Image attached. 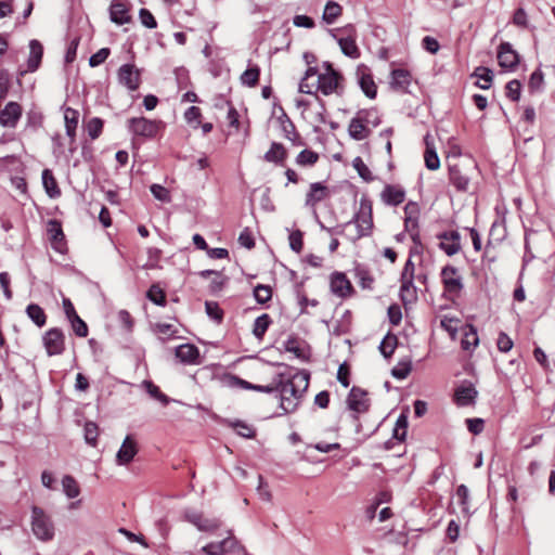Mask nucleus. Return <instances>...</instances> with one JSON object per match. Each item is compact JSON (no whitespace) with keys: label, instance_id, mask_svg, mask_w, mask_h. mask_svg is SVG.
I'll return each mask as SVG.
<instances>
[{"label":"nucleus","instance_id":"1","mask_svg":"<svg viewBox=\"0 0 555 555\" xmlns=\"http://www.w3.org/2000/svg\"><path fill=\"white\" fill-rule=\"evenodd\" d=\"M243 389L255 390L259 392L271 393L280 401V408L284 413L294 412L301 398V393L295 387V384H273L263 386L261 384H234Z\"/></svg>","mask_w":555,"mask_h":555},{"label":"nucleus","instance_id":"2","mask_svg":"<svg viewBox=\"0 0 555 555\" xmlns=\"http://www.w3.org/2000/svg\"><path fill=\"white\" fill-rule=\"evenodd\" d=\"M354 223L357 227V235L352 238L357 241L364 236H370L373 230V206L372 201L367 196H362L360 199L359 210L353 215L352 219L344 224H339L336 228H325L321 224L322 229H325L330 233L343 234L345 228Z\"/></svg>","mask_w":555,"mask_h":555},{"label":"nucleus","instance_id":"3","mask_svg":"<svg viewBox=\"0 0 555 555\" xmlns=\"http://www.w3.org/2000/svg\"><path fill=\"white\" fill-rule=\"evenodd\" d=\"M323 67L325 72L318 76L317 90L321 91L324 95L332 93L341 94L344 90L341 86L343 75L330 62H324Z\"/></svg>","mask_w":555,"mask_h":555},{"label":"nucleus","instance_id":"4","mask_svg":"<svg viewBox=\"0 0 555 555\" xmlns=\"http://www.w3.org/2000/svg\"><path fill=\"white\" fill-rule=\"evenodd\" d=\"M31 530L37 539L44 542L54 537L53 522L41 507L33 506L31 508Z\"/></svg>","mask_w":555,"mask_h":555},{"label":"nucleus","instance_id":"5","mask_svg":"<svg viewBox=\"0 0 555 555\" xmlns=\"http://www.w3.org/2000/svg\"><path fill=\"white\" fill-rule=\"evenodd\" d=\"M163 127L162 120H151L145 117L128 119L129 131L138 137L154 139Z\"/></svg>","mask_w":555,"mask_h":555},{"label":"nucleus","instance_id":"6","mask_svg":"<svg viewBox=\"0 0 555 555\" xmlns=\"http://www.w3.org/2000/svg\"><path fill=\"white\" fill-rule=\"evenodd\" d=\"M346 403L347 408L354 413L353 417L358 418L359 414L369 412L372 400L367 390L354 385L347 396Z\"/></svg>","mask_w":555,"mask_h":555},{"label":"nucleus","instance_id":"7","mask_svg":"<svg viewBox=\"0 0 555 555\" xmlns=\"http://www.w3.org/2000/svg\"><path fill=\"white\" fill-rule=\"evenodd\" d=\"M242 551L244 555H249L246 548L240 544L238 540L233 535L232 530L228 531V537L220 542H210L202 547V552L206 555H224L234 551Z\"/></svg>","mask_w":555,"mask_h":555},{"label":"nucleus","instance_id":"8","mask_svg":"<svg viewBox=\"0 0 555 555\" xmlns=\"http://www.w3.org/2000/svg\"><path fill=\"white\" fill-rule=\"evenodd\" d=\"M183 517L203 532H215L222 526V521L219 518H208L203 513L193 509H186Z\"/></svg>","mask_w":555,"mask_h":555},{"label":"nucleus","instance_id":"9","mask_svg":"<svg viewBox=\"0 0 555 555\" xmlns=\"http://www.w3.org/2000/svg\"><path fill=\"white\" fill-rule=\"evenodd\" d=\"M457 273V268L454 266L448 264L444 266L441 270V281L443 284V289L447 294L457 297L464 288L462 276L449 278V274Z\"/></svg>","mask_w":555,"mask_h":555},{"label":"nucleus","instance_id":"10","mask_svg":"<svg viewBox=\"0 0 555 555\" xmlns=\"http://www.w3.org/2000/svg\"><path fill=\"white\" fill-rule=\"evenodd\" d=\"M356 76L363 93L369 99H375L377 95V86L374 82L370 67L365 64H359L357 66Z\"/></svg>","mask_w":555,"mask_h":555},{"label":"nucleus","instance_id":"11","mask_svg":"<svg viewBox=\"0 0 555 555\" xmlns=\"http://www.w3.org/2000/svg\"><path fill=\"white\" fill-rule=\"evenodd\" d=\"M43 345L49 356L61 354L65 349V336L57 327L50 328L43 335Z\"/></svg>","mask_w":555,"mask_h":555},{"label":"nucleus","instance_id":"12","mask_svg":"<svg viewBox=\"0 0 555 555\" xmlns=\"http://www.w3.org/2000/svg\"><path fill=\"white\" fill-rule=\"evenodd\" d=\"M118 81L120 85L127 87L130 91L139 89L141 83V74L133 64H124L119 67Z\"/></svg>","mask_w":555,"mask_h":555},{"label":"nucleus","instance_id":"13","mask_svg":"<svg viewBox=\"0 0 555 555\" xmlns=\"http://www.w3.org/2000/svg\"><path fill=\"white\" fill-rule=\"evenodd\" d=\"M280 115L278 116V122L280 124L281 131L284 138L289 140L294 146H302L305 142L301 135L297 132L296 127L284 108L280 106Z\"/></svg>","mask_w":555,"mask_h":555},{"label":"nucleus","instance_id":"14","mask_svg":"<svg viewBox=\"0 0 555 555\" xmlns=\"http://www.w3.org/2000/svg\"><path fill=\"white\" fill-rule=\"evenodd\" d=\"M499 65L507 70H514L519 64V54L509 42H502L498 48Z\"/></svg>","mask_w":555,"mask_h":555},{"label":"nucleus","instance_id":"15","mask_svg":"<svg viewBox=\"0 0 555 555\" xmlns=\"http://www.w3.org/2000/svg\"><path fill=\"white\" fill-rule=\"evenodd\" d=\"M331 292L339 297L347 298L353 294V286L343 272H334L330 280Z\"/></svg>","mask_w":555,"mask_h":555},{"label":"nucleus","instance_id":"16","mask_svg":"<svg viewBox=\"0 0 555 555\" xmlns=\"http://www.w3.org/2000/svg\"><path fill=\"white\" fill-rule=\"evenodd\" d=\"M362 115L367 116V111H360L356 117H353L348 127L349 135L357 140L361 141L369 137L370 129L366 127V122L369 121L366 117H363Z\"/></svg>","mask_w":555,"mask_h":555},{"label":"nucleus","instance_id":"17","mask_svg":"<svg viewBox=\"0 0 555 555\" xmlns=\"http://www.w3.org/2000/svg\"><path fill=\"white\" fill-rule=\"evenodd\" d=\"M23 108L17 102H9L0 111V125L2 127L15 128L22 117Z\"/></svg>","mask_w":555,"mask_h":555},{"label":"nucleus","instance_id":"18","mask_svg":"<svg viewBox=\"0 0 555 555\" xmlns=\"http://www.w3.org/2000/svg\"><path fill=\"white\" fill-rule=\"evenodd\" d=\"M109 18L117 25H124L131 22L127 0H113L109 5Z\"/></svg>","mask_w":555,"mask_h":555},{"label":"nucleus","instance_id":"19","mask_svg":"<svg viewBox=\"0 0 555 555\" xmlns=\"http://www.w3.org/2000/svg\"><path fill=\"white\" fill-rule=\"evenodd\" d=\"M284 349L287 352H292L298 359H308L310 356V348L308 344L298 337L297 335H289L284 341Z\"/></svg>","mask_w":555,"mask_h":555},{"label":"nucleus","instance_id":"20","mask_svg":"<svg viewBox=\"0 0 555 555\" xmlns=\"http://www.w3.org/2000/svg\"><path fill=\"white\" fill-rule=\"evenodd\" d=\"M380 198L388 206H399L405 199V190L396 184H386L380 193Z\"/></svg>","mask_w":555,"mask_h":555},{"label":"nucleus","instance_id":"21","mask_svg":"<svg viewBox=\"0 0 555 555\" xmlns=\"http://www.w3.org/2000/svg\"><path fill=\"white\" fill-rule=\"evenodd\" d=\"M137 453L138 447L135 440L131 436H127L116 454V462L118 465L129 464Z\"/></svg>","mask_w":555,"mask_h":555},{"label":"nucleus","instance_id":"22","mask_svg":"<svg viewBox=\"0 0 555 555\" xmlns=\"http://www.w3.org/2000/svg\"><path fill=\"white\" fill-rule=\"evenodd\" d=\"M477 395L478 391L475 389L474 384L462 385L454 391V401L459 406L474 405Z\"/></svg>","mask_w":555,"mask_h":555},{"label":"nucleus","instance_id":"23","mask_svg":"<svg viewBox=\"0 0 555 555\" xmlns=\"http://www.w3.org/2000/svg\"><path fill=\"white\" fill-rule=\"evenodd\" d=\"M330 191L326 185L321 182H314L310 184L309 192L306 195V206L315 207V205L326 197H328Z\"/></svg>","mask_w":555,"mask_h":555},{"label":"nucleus","instance_id":"24","mask_svg":"<svg viewBox=\"0 0 555 555\" xmlns=\"http://www.w3.org/2000/svg\"><path fill=\"white\" fill-rule=\"evenodd\" d=\"M43 47L40 41L33 39L29 42V56L27 59V72H36L42 61Z\"/></svg>","mask_w":555,"mask_h":555},{"label":"nucleus","instance_id":"25","mask_svg":"<svg viewBox=\"0 0 555 555\" xmlns=\"http://www.w3.org/2000/svg\"><path fill=\"white\" fill-rule=\"evenodd\" d=\"M412 76L409 70L396 68L391 72L390 87L396 91L405 92L411 83Z\"/></svg>","mask_w":555,"mask_h":555},{"label":"nucleus","instance_id":"26","mask_svg":"<svg viewBox=\"0 0 555 555\" xmlns=\"http://www.w3.org/2000/svg\"><path fill=\"white\" fill-rule=\"evenodd\" d=\"M450 183L460 192H466L469 185V178L462 171L459 165L449 167Z\"/></svg>","mask_w":555,"mask_h":555},{"label":"nucleus","instance_id":"27","mask_svg":"<svg viewBox=\"0 0 555 555\" xmlns=\"http://www.w3.org/2000/svg\"><path fill=\"white\" fill-rule=\"evenodd\" d=\"M287 156V151L282 143L272 142L270 149L264 153L263 159L283 166Z\"/></svg>","mask_w":555,"mask_h":555},{"label":"nucleus","instance_id":"28","mask_svg":"<svg viewBox=\"0 0 555 555\" xmlns=\"http://www.w3.org/2000/svg\"><path fill=\"white\" fill-rule=\"evenodd\" d=\"M463 338L461 346L463 350L469 351L476 348L479 344L477 328L473 324H465L461 328Z\"/></svg>","mask_w":555,"mask_h":555},{"label":"nucleus","instance_id":"29","mask_svg":"<svg viewBox=\"0 0 555 555\" xmlns=\"http://www.w3.org/2000/svg\"><path fill=\"white\" fill-rule=\"evenodd\" d=\"M176 357L181 362L195 363L199 357V351L193 344H182L176 348Z\"/></svg>","mask_w":555,"mask_h":555},{"label":"nucleus","instance_id":"30","mask_svg":"<svg viewBox=\"0 0 555 555\" xmlns=\"http://www.w3.org/2000/svg\"><path fill=\"white\" fill-rule=\"evenodd\" d=\"M42 184L49 197L56 198L61 196V190L57 185L56 179L53 176V172L50 169H44L42 171Z\"/></svg>","mask_w":555,"mask_h":555},{"label":"nucleus","instance_id":"31","mask_svg":"<svg viewBox=\"0 0 555 555\" xmlns=\"http://www.w3.org/2000/svg\"><path fill=\"white\" fill-rule=\"evenodd\" d=\"M78 118L79 113L78 111L67 107L64 113V120H65V129L66 134L72 139V141L75 140L76 137V128L78 126Z\"/></svg>","mask_w":555,"mask_h":555},{"label":"nucleus","instance_id":"32","mask_svg":"<svg viewBox=\"0 0 555 555\" xmlns=\"http://www.w3.org/2000/svg\"><path fill=\"white\" fill-rule=\"evenodd\" d=\"M338 44L341 49V52L351 59L360 57V50L356 43V39L351 36L339 38Z\"/></svg>","mask_w":555,"mask_h":555},{"label":"nucleus","instance_id":"33","mask_svg":"<svg viewBox=\"0 0 555 555\" xmlns=\"http://www.w3.org/2000/svg\"><path fill=\"white\" fill-rule=\"evenodd\" d=\"M341 14L343 7L339 3L330 0L325 4L322 18L326 24H333Z\"/></svg>","mask_w":555,"mask_h":555},{"label":"nucleus","instance_id":"34","mask_svg":"<svg viewBox=\"0 0 555 555\" xmlns=\"http://www.w3.org/2000/svg\"><path fill=\"white\" fill-rule=\"evenodd\" d=\"M146 298L156 306L165 307L167 305V297L165 291L158 283H154L146 292Z\"/></svg>","mask_w":555,"mask_h":555},{"label":"nucleus","instance_id":"35","mask_svg":"<svg viewBox=\"0 0 555 555\" xmlns=\"http://www.w3.org/2000/svg\"><path fill=\"white\" fill-rule=\"evenodd\" d=\"M26 314L38 327H42L47 322L44 310L37 304H29L26 308Z\"/></svg>","mask_w":555,"mask_h":555},{"label":"nucleus","instance_id":"36","mask_svg":"<svg viewBox=\"0 0 555 555\" xmlns=\"http://www.w3.org/2000/svg\"><path fill=\"white\" fill-rule=\"evenodd\" d=\"M271 322H272V320H271L270 315L267 313H263V314L259 315L258 318H256V320L254 321V326H253V334L255 335V337H257L258 339H261L263 337V335L266 334V332L268 331Z\"/></svg>","mask_w":555,"mask_h":555},{"label":"nucleus","instance_id":"37","mask_svg":"<svg viewBox=\"0 0 555 555\" xmlns=\"http://www.w3.org/2000/svg\"><path fill=\"white\" fill-rule=\"evenodd\" d=\"M428 138L429 135H426V150L424 153V159H425V166L429 170H437L440 167V159L438 157L437 152L433 146H429L428 144Z\"/></svg>","mask_w":555,"mask_h":555},{"label":"nucleus","instance_id":"38","mask_svg":"<svg viewBox=\"0 0 555 555\" xmlns=\"http://www.w3.org/2000/svg\"><path fill=\"white\" fill-rule=\"evenodd\" d=\"M48 233L53 247L59 250L56 244L63 242L65 238L61 223L57 220H50L48 224Z\"/></svg>","mask_w":555,"mask_h":555},{"label":"nucleus","instance_id":"39","mask_svg":"<svg viewBox=\"0 0 555 555\" xmlns=\"http://www.w3.org/2000/svg\"><path fill=\"white\" fill-rule=\"evenodd\" d=\"M63 491L69 499H75L80 494V487L76 479L70 475H65L62 479Z\"/></svg>","mask_w":555,"mask_h":555},{"label":"nucleus","instance_id":"40","mask_svg":"<svg viewBox=\"0 0 555 555\" xmlns=\"http://www.w3.org/2000/svg\"><path fill=\"white\" fill-rule=\"evenodd\" d=\"M260 76V68L257 65H254L251 67H248L242 75H241V82L244 86L247 87H256L259 81Z\"/></svg>","mask_w":555,"mask_h":555},{"label":"nucleus","instance_id":"41","mask_svg":"<svg viewBox=\"0 0 555 555\" xmlns=\"http://www.w3.org/2000/svg\"><path fill=\"white\" fill-rule=\"evenodd\" d=\"M98 436H99V427H98L96 423L91 422V421L86 422L85 426H83L85 441L91 447H96Z\"/></svg>","mask_w":555,"mask_h":555},{"label":"nucleus","instance_id":"42","mask_svg":"<svg viewBox=\"0 0 555 555\" xmlns=\"http://www.w3.org/2000/svg\"><path fill=\"white\" fill-rule=\"evenodd\" d=\"M254 298L259 305H266L272 298V288L269 285L258 284L254 288Z\"/></svg>","mask_w":555,"mask_h":555},{"label":"nucleus","instance_id":"43","mask_svg":"<svg viewBox=\"0 0 555 555\" xmlns=\"http://www.w3.org/2000/svg\"><path fill=\"white\" fill-rule=\"evenodd\" d=\"M319 160V154L312 150L305 149L296 157L299 166H313Z\"/></svg>","mask_w":555,"mask_h":555},{"label":"nucleus","instance_id":"44","mask_svg":"<svg viewBox=\"0 0 555 555\" xmlns=\"http://www.w3.org/2000/svg\"><path fill=\"white\" fill-rule=\"evenodd\" d=\"M205 311L206 314L216 323L220 324L223 321V310L220 308L218 302L207 300L205 302Z\"/></svg>","mask_w":555,"mask_h":555},{"label":"nucleus","instance_id":"45","mask_svg":"<svg viewBox=\"0 0 555 555\" xmlns=\"http://www.w3.org/2000/svg\"><path fill=\"white\" fill-rule=\"evenodd\" d=\"M43 124V115L41 112L31 109L27 113L26 116V128H29L33 131H37L42 127Z\"/></svg>","mask_w":555,"mask_h":555},{"label":"nucleus","instance_id":"46","mask_svg":"<svg viewBox=\"0 0 555 555\" xmlns=\"http://www.w3.org/2000/svg\"><path fill=\"white\" fill-rule=\"evenodd\" d=\"M352 167L357 170L358 175L365 181L371 182L374 180V177L369 169V167L364 164L363 159L358 156L352 160Z\"/></svg>","mask_w":555,"mask_h":555},{"label":"nucleus","instance_id":"47","mask_svg":"<svg viewBox=\"0 0 555 555\" xmlns=\"http://www.w3.org/2000/svg\"><path fill=\"white\" fill-rule=\"evenodd\" d=\"M406 433H408V417L404 414H401L397 418L392 436L397 440L403 441L406 437Z\"/></svg>","mask_w":555,"mask_h":555},{"label":"nucleus","instance_id":"48","mask_svg":"<svg viewBox=\"0 0 555 555\" xmlns=\"http://www.w3.org/2000/svg\"><path fill=\"white\" fill-rule=\"evenodd\" d=\"M521 94V83L517 79L508 81L505 86V95L513 102H517Z\"/></svg>","mask_w":555,"mask_h":555},{"label":"nucleus","instance_id":"49","mask_svg":"<svg viewBox=\"0 0 555 555\" xmlns=\"http://www.w3.org/2000/svg\"><path fill=\"white\" fill-rule=\"evenodd\" d=\"M103 130V120L99 117L91 118L87 124V131L92 140L100 137Z\"/></svg>","mask_w":555,"mask_h":555},{"label":"nucleus","instance_id":"50","mask_svg":"<svg viewBox=\"0 0 555 555\" xmlns=\"http://www.w3.org/2000/svg\"><path fill=\"white\" fill-rule=\"evenodd\" d=\"M151 397L158 400L163 405H167L171 399L160 391L156 384H142Z\"/></svg>","mask_w":555,"mask_h":555},{"label":"nucleus","instance_id":"51","mask_svg":"<svg viewBox=\"0 0 555 555\" xmlns=\"http://www.w3.org/2000/svg\"><path fill=\"white\" fill-rule=\"evenodd\" d=\"M460 322L456 318H451L448 315H443V318L440 320V326L450 334L451 338H455L457 334V327L455 324Z\"/></svg>","mask_w":555,"mask_h":555},{"label":"nucleus","instance_id":"52","mask_svg":"<svg viewBox=\"0 0 555 555\" xmlns=\"http://www.w3.org/2000/svg\"><path fill=\"white\" fill-rule=\"evenodd\" d=\"M475 76L479 77L481 80H483L486 83L483 85H479V88L481 89H489L490 88V83L492 82L493 80V72L490 69V68H487V67H477L476 70H475Z\"/></svg>","mask_w":555,"mask_h":555},{"label":"nucleus","instance_id":"53","mask_svg":"<svg viewBox=\"0 0 555 555\" xmlns=\"http://www.w3.org/2000/svg\"><path fill=\"white\" fill-rule=\"evenodd\" d=\"M304 233L300 230H295L289 234V247L293 251L299 254L304 247Z\"/></svg>","mask_w":555,"mask_h":555},{"label":"nucleus","instance_id":"54","mask_svg":"<svg viewBox=\"0 0 555 555\" xmlns=\"http://www.w3.org/2000/svg\"><path fill=\"white\" fill-rule=\"evenodd\" d=\"M72 324V328L74 333L78 337H86L88 335V326L86 322L79 317L75 315V318L68 320Z\"/></svg>","mask_w":555,"mask_h":555},{"label":"nucleus","instance_id":"55","mask_svg":"<svg viewBox=\"0 0 555 555\" xmlns=\"http://www.w3.org/2000/svg\"><path fill=\"white\" fill-rule=\"evenodd\" d=\"M139 18L142 25L146 28L154 29L157 27V22L154 15L145 8L140 9Z\"/></svg>","mask_w":555,"mask_h":555},{"label":"nucleus","instance_id":"56","mask_svg":"<svg viewBox=\"0 0 555 555\" xmlns=\"http://www.w3.org/2000/svg\"><path fill=\"white\" fill-rule=\"evenodd\" d=\"M111 50L108 48H102L94 54H92L89 59V65L91 67H96L104 63L106 59L109 56Z\"/></svg>","mask_w":555,"mask_h":555},{"label":"nucleus","instance_id":"57","mask_svg":"<svg viewBox=\"0 0 555 555\" xmlns=\"http://www.w3.org/2000/svg\"><path fill=\"white\" fill-rule=\"evenodd\" d=\"M231 425L236 429L237 434L244 438H253L256 434L255 429L250 425L242 421H236Z\"/></svg>","mask_w":555,"mask_h":555},{"label":"nucleus","instance_id":"58","mask_svg":"<svg viewBox=\"0 0 555 555\" xmlns=\"http://www.w3.org/2000/svg\"><path fill=\"white\" fill-rule=\"evenodd\" d=\"M150 190L156 199L164 202V203L170 202L169 191L166 188H164L163 185L152 184Z\"/></svg>","mask_w":555,"mask_h":555},{"label":"nucleus","instance_id":"59","mask_svg":"<svg viewBox=\"0 0 555 555\" xmlns=\"http://www.w3.org/2000/svg\"><path fill=\"white\" fill-rule=\"evenodd\" d=\"M438 246L448 256H453V255L457 254L462 248L461 241L440 242Z\"/></svg>","mask_w":555,"mask_h":555},{"label":"nucleus","instance_id":"60","mask_svg":"<svg viewBox=\"0 0 555 555\" xmlns=\"http://www.w3.org/2000/svg\"><path fill=\"white\" fill-rule=\"evenodd\" d=\"M543 80H544V75L542 73V70L540 68H537L530 76L529 78V89L531 91H537L539 90L542 85H543Z\"/></svg>","mask_w":555,"mask_h":555},{"label":"nucleus","instance_id":"61","mask_svg":"<svg viewBox=\"0 0 555 555\" xmlns=\"http://www.w3.org/2000/svg\"><path fill=\"white\" fill-rule=\"evenodd\" d=\"M387 315H388L389 322L392 325H395V326L399 325L402 320V312H401L400 306L397 304L390 305L387 310Z\"/></svg>","mask_w":555,"mask_h":555},{"label":"nucleus","instance_id":"62","mask_svg":"<svg viewBox=\"0 0 555 555\" xmlns=\"http://www.w3.org/2000/svg\"><path fill=\"white\" fill-rule=\"evenodd\" d=\"M467 429L473 435H479L482 433L485 428V421L482 418L476 417V418H466L465 421Z\"/></svg>","mask_w":555,"mask_h":555},{"label":"nucleus","instance_id":"63","mask_svg":"<svg viewBox=\"0 0 555 555\" xmlns=\"http://www.w3.org/2000/svg\"><path fill=\"white\" fill-rule=\"evenodd\" d=\"M357 276L359 279V284L362 288L371 289L374 283L373 276L370 274L367 270L358 269Z\"/></svg>","mask_w":555,"mask_h":555},{"label":"nucleus","instance_id":"64","mask_svg":"<svg viewBox=\"0 0 555 555\" xmlns=\"http://www.w3.org/2000/svg\"><path fill=\"white\" fill-rule=\"evenodd\" d=\"M496 346L501 352H507L513 348V340L506 333L500 332Z\"/></svg>","mask_w":555,"mask_h":555}]
</instances>
